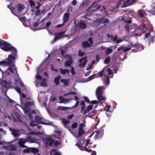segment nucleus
<instances>
[{
  "instance_id": "obj_1",
  "label": "nucleus",
  "mask_w": 155,
  "mask_h": 155,
  "mask_svg": "<svg viewBox=\"0 0 155 155\" xmlns=\"http://www.w3.org/2000/svg\"><path fill=\"white\" fill-rule=\"evenodd\" d=\"M9 44L5 42H2V45H1L0 48L5 51H12V53L11 54H12V56H15V57H17V51L14 47L12 46L8 47V45H9Z\"/></svg>"
},
{
  "instance_id": "obj_2",
  "label": "nucleus",
  "mask_w": 155,
  "mask_h": 155,
  "mask_svg": "<svg viewBox=\"0 0 155 155\" xmlns=\"http://www.w3.org/2000/svg\"><path fill=\"white\" fill-rule=\"evenodd\" d=\"M17 57H15V56H12V54H10L8 55L7 61H0L1 65L8 66L9 65L10 67H13L15 65L14 61L12 59L15 60Z\"/></svg>"
},
{
  "instance_id": "obj_3",
  "label": "nucleus",
  "mask_w": 155,
  "mask_h": 155,
  "mask_svg": "<svg viewBox=\"0 0 155 155\" xmlns=\"http://www.w3.org/2000/svg\"><path fill=\"white\" fill-rule=\"evenodd\" d=\"M97 4V3L96 2H94L89 8L88 9L89 11L91 12H93L94 11L99 9L101 6V5H98L96 7Z\"/></svg>"
},
{
  "instance_id": "obj_4",
  "label": "nucleus",
  "mask_w": 155,
  "mask_h": 155,
  "mask_svg": "<svg viewBox=\"0 0 155 155\" xmlns=\"http://www.w3.org/2000/svg\"><path fill=\"white\" fill-rule=\"evenodd\" d=\"M75 145L77 146L81 150H84L86 151L89 153H90L92 152V150L91 149H88L86 147H83L82 145H81V143L78 142Z\"/></svg>"
},
{
  "instance_id": "obj_5",
  "label": "nucleus",
  "mask_w": 155,
  "mask_h": 155,
  "mask_svg": "<svg viewBox=\"0 0 155 155\" xmlns=\"http://www.w3.org/2000/svg\"><path fill=\"white\" fill-rule=\"evenodd\" d=\"M87 58V56L81 58L79 61V62L81 63L79 64V66L80 67H84L86 64L87 61L86 60Z\"/></svg>"
},
{
  "instance_id": "obj_6",
  "label": "nucleus",
  "mask_w": 155,
  "mask_h": 155,
  "mask_svg": "<svg viewBox=\"0 0 155 155\" xmlns=\"http://www.w3.org/2000/svg\"><path fill=\"white\" fill-rule=\"evenodd\" d=\"M64 57L65 58H69L68 60L65 61V65L68 67L71 66V64L73 63V61L71 56L68 54H66L65 55Z\"/></svg>"
},
{
  "instance_id": "obj_7",
  "label": "nucleus",
  "mask_w": 155,
  "mask_h": 155,
  "mask_svg": "<svg viewBox=\"0 0 155 155\" xmlns=\"http://www.w3.org/2000/svg\"><path fill=\"white\" fill-rule=\"evenodd\" d=\"M45 140L46 141V143L47 144L48 143L49 146H52L53 143L54 141V140L51 137H46L45 138Z\"/></svg>"
},
{
  "instance_id": "obj_8",
  "label": "nucleus",
  "mask_w": 155,
  "mask_h": 155,
  "mask_svg": "<svg viewBox=\"0 0 155 155\" xmlns=\"http://www.w3.org/2000/svg\"><path fill=\"white\" fill-rule=\"evenodd\" d=\"M0 83L5 88H8L12 87L11 83L8 82L5 80L2 81Z\"/></svg>"
},
{
  "instance_id": "obj_9",
  "label": "nucleus",
  "mask_w": 155,
  "mask_h": 155,
  "mask_svg": "<svg viewBox=\"0 0 155 155\" xmlns=\"http://www.w3.org/2000/svg\"><path fill=\"white\" fill-rule=\"evenodd\" d=\"M142 33V29L140 28H136L134 31L133 33L136 36H140Z\"/></svg>"
},
{
  "instance_id": "obj_10",
  "label": "nucleus",
  "mask_w": 155,
  "mask_h": 155,
  "mask_svg": "<svg viewBox=\"0 0 155 155\" xmlns=\"http://www.w3.org/2000/svg\"><path fill=\"white\" fill-rule=\"evenodd\" d=\"M58 98L60 100V101L59 102L60 103L68 102H69V100H72V98H70L69 99H65L61 96H59Z\"/></svg>"
},
{
  "instance_id": "obj_11",
  "label": "nucleus",
  "mask_w": 155,
  "mask_h": 155,
  "mask_svg": "<svg viewBox=\"0 0 155 155\" xmlns=\"http://www.w3.org/2000/svg\"><path fill=\"white\" fill-rule=\"evenodd\" d=\"M79 26L81 29L83 30L86 28L87 25L84 22L81 20L79 23Z\"/></svg>"
},
{
  "instance_id": "obj_12",
  "label": "nucleus",
  "mask_w": 155,
  "mask_h": 155,
  "mask_svg": "<svg viewBox=\"0 0 155 155\" xmlns=\"http://www.w3.org/2000/svg\"><path fill=\"white\" fill-rule=\"evenodd\" d=\"M97 99L98 100V101L99 103L102 104L103 102V101L105 100L106 98L104 97L103 96V94L101 95H99L96 96Z\"/></svg>"
},
{
  "instance_id": "obj_13",
  "label": "nucleus",
  "mask_w": 155,
  "mask_h": 155,
  "mask_svg": "<svg viewBox=\"0 0 155 155\" xmlns=\"http://www.w3.org/2000/svg\"><path fill=\"white\" fill-rule=\"evenodd\" d=\"M96 96L103 94L102 87L100 86L98 87L96 91Z\"/></svg>"
},
{
  "instance_id": "obj_14",
  "label": "nucleus",
  "mask_w": 155,
  "mask_h": 155,
  "mask_svg": "<svg viewBox=\"0 0 155 155\" xmlns=\"http://www.w3.org/2000/svg\"><path fill=\"white\" fill-rule=\"evenodd\" d=\"M28 115L29 118L31 119V121L30 123V125L32 127L36 126L37 125V124L35 123V122H36V121L33 120L32 119L33 118V117L31 115V113H29Z\"/></svg>"
},
{
  "instance_id": "obj_15",
  "label": "nucleus",
  "mask_w": 155,
  "mask_h": 155,
  "mask_svg": "<svg viewBox=\"0 0 155 155\" xmlns=\"http://www.w3.org/2000/svg\"><path fill=\"white\" fill-rule=\"evenodd\" d=\"M93 105H88L87 106V109L83 113V114L85 115L86 113L89 112L90 110H92L93 108Z\"/></svg>"
},
{
  "instance_id": "obj_16",
  "label": "nucleus",
  "mask_w": 155,
  "mask_h": 155,
  "mask_svg": "<svg viewBox=\"0 0 155 155\" xmlns=\"http://www.w3.org/2000/svg\"><path fill=\"white\" fill-rule=\"evenodd\" d=\"M17 9L19 12L22 11L25 8V6L23 4H20L17 6Z\"/></svg>"
},
{
  "instance_id": "obj_17",
  "label": "nucleus",
  "mask_w": 155,
  "mask_h": 155,
  "mask_svg": "<svg viewBox=\"0 0 155 155\" xmlns=\"http://www.w3.org/2000/svg\"><path fill=\"white\" fill-rule=\"evenodd\" d=\"M98 22L100 24L103 23L105 24V23H107L109 21V20L107 18H106L105 20L103 19V18L99 19L98 20Z\"/></svg>"
},
{
  "instance_id": "obj_18",
  "label": "nucleus",
  "mask_w": 155,
  "mask_h": 155,
  "mask_svg": "<svg viewBox=\"0 0 155 155\" xmlns=\"http://www.w3.org/2000/svg\"><path fill=\"white\" fill-rule=\"evenodd\" d=\"M137 0H127L126 2V3H129L130 2V1H131L130 2V3L128 5H124V3L122 7H125L127 6H128L129 5H132Z\"/></svg>"
},
{
  "instance_id": "obj_19",
  "label": "nucleus",
  "mask_w": 155,
  "mask_h": 155,
  "mask_svg": "<svg viewBox=\"0 0 155 155\" xmlns=\"http://www.w3.org/2000/svg\"><path fill=\"white\" fill-rule=\"evenodd\" d=\"M82 46L84 48H87L91 46L90 44L87 41L82 42Z\"/></svg>"
},
{
  "instance_id": "obj_20",
  "label": "nucleus",
  "mask_w": 155,
  "mask_h": 155,
  "mask_svg": "<svg viewBox=\"0 0 155 155\" xmlns=\"http://www.w3.org/2000/svg\"><path fill=\"white\" fill-rule=\"evenodd\" d=\"M60 72L62 74L64 75L66 74V73L69 74L70 71L69 70L67 69H63L62 68H60L59 69Z\"/></svg>"
},
{
  "instance_id": "obj_21",
  "label": "nucleus",
  "mask_w": 155,
  "mask_h": 155,
  "mask_svg": "<svg viewBox=\"0 0 155 155\" xmlns=\"http://www.w3.org/2000/svg\"><path fill=\"white\" fill-rule=\"evenodd\" d=\"M69 14L68 13H65L64 15L63 19L64 22L68 21L69 19Z\"/></svg>"
},
{
  "instance_id": "obj_22",
  "label": "nucleus",
  "mask_w": 155,
  "mask_h": 155,
  "mask_svg": "<svg viewBox=\"0 0 155 155\" xmlns=\"http://www.w3.org/2000/svg\"><path fill=\"white\" fill-rule=\"evenodd\" d=\"M66 31H64L60 33H58L55 34V35L59 39L61 38L62 35L64 34L66 32Z\"/></svg>"
},
{
  "instance_id": "obj_23",
  "label": "nucleus",
  "mask_w": 155,
  "mask_h": 155,
  "mask_svg": "<svg viewBox=\"0 0 155 155\" xmlns=\"http://www.w3.org/2000/svg\"><path fill=\"white\" fill-rule=\"evenodd\" d=\"M69 79H61V82L62 83H63L64 85L65 86H68L69 84Z\"/></svg>"
},
{
  "instance_id": "obj_24",
  "label": "nucleus",
  "mask_w": 155,
  "mask_h": 155,
  "mask_svg": "<svg viewBox=\"0 0 155 155\" xmlns=\"http://www.w3.org/2000/svg\"><path fill=\"white\" fill-rule=\"evenodd\" d=\"M61 78V76L59 75L58 76L55 78L54 81L56 85H58L60 83V79Z\"/></svg>"
},
{
  "instance_id": "obj_25",
  "label": "nucleus",
  "mask_w": 155,
  "mask_h": 155,
  "mask_svg": "<svg viewBox=\"0 0 155 155\" xmlns=\"http://www.w3.org/2000/svg\"><path fill=\"white\" fill-rule=\"evenodd\" d=\"M30 150L31 152L34 154H36L37 153H38L39 152V150L35 147H31Z\"/></svg>"
},
{
  "instance_id": "obj_26",
  "label": "nucleus",
  "mask_w": 155,
  "mask_h": 155,
  "mask_svg": "<svg viewBox=\"0 0 155 155\" xmlns=\"http://www.w3.org/2000/svg\"><path fill=\"white\" fill-rule=\"evenodd\" d=\"M47 80L46 78H44L41 81L40 85L41 86H43L44 87H47V83L45 82V81Z\"/></svg>"
},
{
  "instance_id": "obj_27",
  "label": "nucleus",
  "mask_w": 155,
  "mask_h": 155,
  "mask_svg": "<svg viewBox=\"0 0 155 155\" xmlns=\"http://www.w3.org/2000/svg\"><path fill=\"white\" fill-rule=\"evenodd\" d=\"M43 119V118L41 117V118H40L39 120H38L37 121H36V122H35V123H36L35 124H37L36 123H38V124H43L44 125H47L48 124L44 122L41 120Z\"/></svg>"
},
{
  "instance_id": "obj_28",
  "label": "nucleus",
  "mask_w": 155,
  "mask_h": 155,
  "mask_svg": "<svg viewBox=\"0 0 155 155\" xmlns=\"http://www.w3.org/2000/svg\"><path fill=\"white\" fill-rule=\"evenodd\" d=\"M96 132L97 133L95 135V139H98L102 136L103 134V133H101L99 131H98Z\"/></svg>"
},
{
  "instance_id": "obj_29",
  "label": "nucleus",
  "mask_w": 155,
  "mask_h": 155,
  "mask_svg": "<svg viewBox=\"0 0 155 155\" xmlns=\"http://www.w3.org/2000/svg\"><path fill=\"white\" fill-rule=\"evenodd\" d=\"M84 131L83 129L79 128L78 136L79 137H81L84 133Z\"/></svg>"
},
{
  "instance_id": "obj_30",
  "label": "nucleus",
  "mask_w": 155,
  "mask_h": 155,
  "mask_svg": "<svg viewBox=\"0 0 155 155\" xmlns=\"http://www.w3.org/2000/svg\"><path fill=\"white\" fill-rule=\"evenodd\" d=\"M104 84L105 85H107L110 82V79L107 76H106L105 78L104 79Z\"/></svg>"
},
{
  "instance_id": "obj_31",
  "label": "nucleus",
  "mask_w": 155,
  "mask_h": 155,
  "mask_svg": "<svg viewBox=\"0 0 155 155\" xmlns=\"http://www.w3.org/2000/svg\"><path fill=\"white\" fill-rule=\"evenodd\" d=\"M110 38L111 40L114 41H117L118 38L117 36L116 35H115L114 36L113 35H111Z\"/></svg>"
},
{
  "instance_id": "obj_32",
  "label": "nucleus",
  "mask_w": 155,
  "mask_h": 155,
  "mask_svg": "<svg viewBox=\"0 0 155 155\" xmlns=\"http://www.w3.org/2000/svg\"><path fill=\"white\" fill-rule=\"evenodd\" d=\"M112 52V49L110 48L107 49L105 51L106 54L107 55L110 54Z\"/></svg>"
},
{
  "instance_id": "obj_33",
  "label": "nucleus",
  "mask_w": 155,
  "mask_h": 155,
  "mask_svg": "<svg viewBox=\"0 0 155 155\" xmlns=\"http://www.w3.org/2000/svg\"><path fill=\"white\" fill-rule=\"evenodd\" d=\"M17 132L18 131L17 130L15 129H13L12 130V134L15 137H18L19 135L17 133Z\"/></svg>"
},
{
  "instance_id": "obj_34",
  "label": "nucleus",
  "mask_w": 155,
  "mask_h": 155,
  "mask_svg": "<svg viewBox=\"0 0 155 155\" xmlns=\"http://www.w3.org/2000/svg\"><path fill=\"white\" fill-rule=\"evenodd\" d=\"M31 147H27V148L24 149L23 151V153H29L31 152Z\"/></svg>"
},
{
  "instance_id": "obj_35",
  "label": "nucleus",
  "mask_w": 155,
  "mask_h": 155,
  "mask_svg": "<svg viewBox=\"0 0 155 155\" xmlns=\"http://www.w3.org/2000/svg\"><path fill=\"white\" fill-rule=\"evenodd\" d=\"M110 57H108L105 58V60L104 61V63L107 64H108L110 61Z\"/></svg>"
},
{
  "instance_id": "obj_36",
  "label": "nucleus",
  "mask_w": 155,
  "mask_h": 155,
  "mask_svg": "<svg viewBox=\"0 0 155 155\" xmlns=\"http://www.w3.org/2000/svg\"><path fill=\"white\" fill-rule=\"evenodd\" d=\"M71 108V107H59L58 108L61 110H66L68 109Z\"/></svg>"
},
{
  "instance_id": "obj_37",
  "label": "nucleus",
  "mask_w": 155,
  "mask_h": 155,
  "mask_svg": "<svg viewBox=\"0 0 155 155\" xmlns=\"http://www.w3.org/2000/svg\"><path fill=\"white\" fill-rule=\"evenodd\" d=\"M107 74L109 75H111L113 74V71L112 70H111L110 68H108L107 69Z\"/></svg>"
},
{
  "instance_id": "obj_38",
  "label": "nucleus",
  "mask_w": 155,
  "mask_h": 155,
  "mask_svg": "<svg viewBox=\"0 0 155 155\" xmlns=\"http://www.w3.org/2000/svg\"><path fill=\"white\" fill-rule=\"evenodd\" d=\"M25 143V141L22 140H19L18 142V144L19 146L21 147H22Z\"/></svg>"
},
{
  "instance_id": "obj_39",
  "label": "nucleus",
  "mask_w": 155,
  "mask_h": 155,
  "mask_svg": "<svg viewBox=\"0 0 155 155\" xmlns=\"http://www.w3.org/2000/svg\"><path fill=\"white\" fill-rule=\"evenodd\" d=\"M70 94H74L76 95L77 94V93L75 92H69L68 93H66L64 94V96H65L67 95H68Z\"/></svg>"
},
{
  "instance_id": "obj_40",
  "label": "nucleus",
  "mask_w": 155,
  "mask_h": 155,
  "mask_svg": "<svg viewBox=\"0 0 155 155\" xmlns=\"http://www.w3.org/2000/svg\"><path fill=\"white\" fill-rule=\"evenodd\" d=\"M85 122H83L81 124H80L79 125V128L83 129V128L85 126Z\"/></svg>"
},
{
  "instance_id": "obj_41",
  "label": "nucleus",
  "mask_w": 155,
  "mask_h": 155,
  "mask_svg": "<svg viewBox=\"0 0 155 155\" xmlns=\"http://www.w3.org/2000/svg\"><path fill=\"white\" fill-rule=\"evenodd\" d=\"M51 70L53 71H54L56 72H58V70L57 69H55L54 68V66L53 64H51Z\"/></svg>"
},
{
  "instance_id": "obj_42",
  "label": "nucleus",
  "mask_w": 155,
  "mask_h": 155,
  "mask_svg": "<svg viewBox=\"0 0 155 155\" xmlns=\"http://www.w3.org/2000/svg\"><path fill=\"white\" fill-rule=\"evenodd\" d=\"M40 12V9L38 10L35 11V15L36 16L40 15H41Z\"/></svg>"
},
{
  "instance_id": "obj_43",
  "label": "nucleus",
  "mask_w": 155,
  "mask_h": 155,
  "mask_svg": "<svg viewBox=\"0 0 155 155\" xmlns=\"http://www.w3.org/2000/svg\"><path fill=\"white\" fill-rule=\"evenodd\" d=\"M78 124L77 122L74 123L71 126V128L72 129H74L77 127Z\"/></svg>"
},
{
  "instance_id": "obj_44",
  "label": "nucleus",
  "mask_w": 155,
  "mask_h": 155,
  "mask_svg": "<svg viewBox=\"0 0 155 155\" xmlns=\"http://www.w3.org/2000/svg\"><path fill=\"white\" fill-rule=\"evenodd\" d=\"M14 89L19 94H20L21 92L20 89L18 87H15L14 88Z\"/></svg>"
},
{
  "instance_id": "obj_45",
  "label": "nucleus",
  "mask_w": 155,
  "mask_h": 155,
  "mask_svg": "<svg viewBox=\"0 0 155 155\" xmlns=\"http://www.w3.org/2000/svg\"><path fill=\"white\" fill-rule=\"evenodd\" d=\"M29 3L30 4L31 6H35V3L32 0H29Z\"/></svg>"
},
{
  "instance_id": "obj_46",
  "label": "nucleus",
  "mask_w": 155,
  "mask_h": 155,
  "mask_svg": "<svg viewBox=\"0 0 155 155\" xmlns=\"http://www.w3.org/2000/svg\"><path fill=\"white\" fill-rule=\"evenodd\" d=\"M90 103L91 104H98L99 103L98 101H97V100H93L91 101H90Z\"/></svg>"
},
{
  "instance_id": "obj_47",
  "label": "nucleus",
  "mask_w": 155,
  "mask_h": 155,
  "mask_svg": "<svg viewBox=\"0 0 155 155\" xmlns=\"http://www.w3.org/2000/svg\"><path fill=\"white\" fill-rule=\"evenodd\" d=\"M83 97L84 98V100L88 103H90V101L89 100L88 98L87 97L84 96Z\"/></svg>"
},
{
  "instance_id": "obj_48",
  "label": "nucleus",
  "mask_w": 155,
  "mask_h": 155,
  "mask_svg": "<svg viewBox=\"0 0 155 155\" xmlns=\"http://www.w3.org/2000/svg\"><path fill=\"white\" fill-rule=\"evenodd\" d=\"M131 47L127 48H124L123 50V51H124V52H126L131 50Z\"/></svg>"
},
{
  "instance_id": "obj_49",
  "label": "nucleus",
  "mask_w": 155,
  "mask_h": 155,
  "mask_svg": "<svg viewBox=\"0 0 155 155\" xmlns=\"http://www.w3.org/2000/svg\"><path fill=\"white\" fill-rule=\"evenodd\" d=\"M96 75V74H93L91 76H90L88 78V81H91L94 79V77Z\"/></svg>"
},
{
  "instance_id": "obj_50",
  "label": "nucleus",
  "mask_w": 155,
  "mask_h": 155,
  "mask_svg": "<svg viewBox=\"0 0 155 155\" xmlns=\"http://www.w3.org/2000/svg\"><path fill=\"white\" fill-rule=\"evenodd\" d=\"M125 28L127 32H129V30H130V28H129V26L128 25H126L125 26Z\"/></svg>"
},
{
  "instance_id": "obj_51",
  "label": "nucleus",
  "mask_w": 155,
  "mask_h": 155,
  "mask_svg": "<svg viewBox=\"0 0 155 155\" xmlns=\"http://www.w3.org/2000/svg\"><path fill=\"white\" fill-rule=\"evenodd\" d=\"M138 45L137 44H133V42L131 43V44L130 45V47H134V48H137V47L138 46Z\"/></svg>"
},
{
  "instance_id": "obj_52",
  "label": "nucleus",
  "mask_w": 155,
  "mask_h": 155,
  "mask_svg": "<svg viewBox=\"0 0 155 155\" xmlns=\"http://www.w3.org/2000/svg\"><path fill=\"white\" fill-rule=\"evenodd\" d=\"M32 104L30 102H28L26 103L25 104V107H27L28 106H31Z\"/></svg>"
},
{
  "instance_id": "obj_53",
  "label": "nucleus",
  "mask_w": 155,
  "mask_h": 155,
  "mask_svg": "<svg viewBox=\"0 0 155 155\" xmlns=\"http://www.w3.org/2000/svg\"><path fill=\"white\" fill-rule=\"evenodd\" d=\"M60 143L58 140H56L54 142V145L56 146H57L58 145L60 144Z\"/></svg>"
},
{
  "instance_id": "obj_54",
  "label": "nucleus",
  "mask_w": 155,
  "mask_h": 155,
  "mask_svg": "<svg viewBox=\"0 0 155 155\" xmlns=\"http://www.w3.org/2000/svg\"><path fill=\"white\" fill-rule=\"evenodd\" d=\"M110 105H107L105 107V110L107 111H108L109 110V109H110Z\"/></svg>"
},
{
  "instance_id": "obj_55",
  "label": "nucleus",
  "mask_w": 155,
  "mask_h": 155,
  "mask_svg": "<svg viewBox=\"0 0 155 155\" xmlns=\"http://www.w3.org/2000/svg\"><path fill=\"white\" fill-rule=\"evenodd\" d=\"M104 73V70H102L101 71H100L99 73H98L99 74V76L100 77L102 76L103 74Z\"/></svg>"
},
{
  "instance_id": "obj_56",
  "label": "nucleus",
  "mask_w": 155,
  "mask_h": 155,
  "mask_svg": "<svg viewBox=\"0 0 155 155\" xmlns=\"http://www.w3.org/2000/svg\"><path fill=\"white\" fill-rule=\"evenodd\" d=\"M71 72L72 75H74L75 74V72L74 70V68L73 67H71Z\"/></svg>"
},
{
  "instance_id": "obj_57",
  "label": "nucleus",
  "mask_w": 155,
  "mask_h": 155,
  "mask_svg": "<svg viewBox=\"0 0 155 155\" xmlns=\"http://www.w3.org/2000/svg\"><path fill=\"white\" fill-rule=\"evenodd\" d=\"M26 107H25V108L24 109V112H25V113H28L30 111V109L27 108Z\"/></svg>"
},
{
  "instance_id": "obj_58",
  "label": "nucleus",
  "mask_w": 155,
  "mask_h": 155,
  "mask_svg": "<svg viewBox=\"0 0 155 155\" xmlns=\"http://www.w3.org/2000/svg\"><path fill=\"white\" fill-rule=\"evenodd\" d=\"M79 102V101H77L76 103V104H75L74 105V106H73L71 107V108H74L75 107H77L78 105Z\"/></svg>"
},
{
  "instance_id": "obj_59",
  "label": "nucleus",
  "mask_w": 155,
  "mask_h": 155,
  "mask_svg": "<svg viewBox=\"0 0 155 155\" xmlns=\"http://www.w3.org/2000/svg\"><path fill=\"white\" fill-rule=\"evenodd\" d=\"M36 78L37 79L39 80H41L42 79V77L40 75H36Z\"/></svg>"
},
{
  "instance_id": "obj_60",
  "label": "nucleus",
  "mask_w": 155,
  "mask_h": 155,
  "mask_svg": "<svg viewBox=\"0 0 155 155\" xmlns=\"http://www.w3.org/2000/svg\"><path fill=\"white\" fill-rule=\"evenodd\" d=\"M40 23V22H39V21H38L34 23V26L35 27H36L38 26L39 24Z\"/></svg>"
},
{
  "instance_id": "obj_61",
  "label": "nucleus",
  "mask_w": 155,
  "mask_h": 155,
  "mask_svg": "<svg viewBox=\"0 0 155 155\" xmlns=\"http://www.w3.org/2000/svg\"><path fill=\"white\" fill-rule=\"evenodd\" d=\"M70 121L66 120H63V122L64 124H67Z\"/></svg>"
},
{
  "instance_id": "obj_62",
  "label": "nucleus",
  "mask_w": 155,
  "mask_h": 155,
  "mask_svg": "<svg viewBox=\"0 0 155 155\" xmlns=\"http://www.w3.org/2000/svg\"><path fill=\"white\" fill-rule=\"evenodd\" d=\"M80 105L82 106H85V101H81Z\"/></svg>"
},
{
  "instance_id": "obj_63",
  "label": "nucleus",
  "mask_w": 155,
  "mask_h": 155,
  "mask_svg": "<svg viewBox=\"0 0 155 155\" xmlns=\"http://www.w3.org/2000/svg\"><path fill=\"white\" fill-rule=\"evenodd\" d=\"M124 47L123 46H122L120 47H119V48H117V50L118 51H120L121 50H123L124 49Z\"/></svg>"
},
{
  "instance_id": "obj_64",
  "label": "nucleus",
  "mask_w": 155,
  "mask_h": 155,
  "mask_svg": "<svg viewBox=\"0 0 155 155\" xmlns=\"http://www.w3.org/2000/svg\"><path fill=\"white\" fill-rule=\"evenodd\" d=\"M154 38L153 36H151V37L149 39L150 41V42H153L154 41Z\"/></svg>"
}]
</instances>
